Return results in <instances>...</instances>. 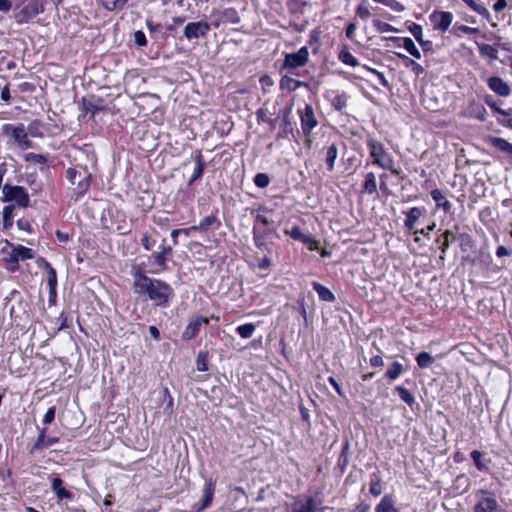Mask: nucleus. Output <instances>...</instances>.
<instances>
[{
    "instance_id": "f257e3e1",
    "label": "nucleus",
    "mask_w": 512,
    "mask_h": 512,
    "mask_svg": "<svg viewBox=\"0 0 512 512\" xmlns=\"http://www.w3.org/2000/svg\"><path fill=\"white\" fill-rule=\"evenodd\" d=\"M135 291L140 294H147L157 305H166L173 295V289L167 283L151 279L140 270L133 272Z\"/></svg>"
},
{
    "instance_id": "f03ea898",
    "label": "nucleus",
    "mask_w": 512,
    "mask_h": 512,
    "mask_svg": "<svg viewBox=\"0 0 512 512\" xmlns=\"http://www.w3.org/2000/svg\"><path fill=\"white\" fill-rule=\"evenodd\" d=\"M367 146L373 163L379 167L389 170L393 175H399L400 170L395 167V162L391 154L385 149L384 145L377 140L370 138L367 140Z\"/></svg>"
},
{
    "instance_id": "7ed1b4c3",
    "label": "nucleus",
    "mask_w": 512,
    "mask_h": 512,
    "mask_svg": "<svg viewBox=\"0 0 512 512\" xmlns=\"http://www.w3.org/2000/svg\"><path fill=\"white\" fill-rule=\"evenodd\" d=\"M257 219L264 228L254 226L253 239L255 246L258 250L270 255L273 252L274 242L272 240V230L268 228L269 220L263 216H258Z\"/></svg>"
},
{
    "instance_id": "20e7f679",
    "label": "nucleus",
    "mask_w": 512,
    "mask_h": 512,
    "mask_svg": "<svg viewBox=\"0 0 512 512\" xmlns=\"http://www.w3.org/2000/svg\"><path fill=\"white\" fill-rule=\"evenodd\" d=\"M2 194L3 202H15L18 206L24 208L29 206V195L21 186L5 184L2 188Z\"/></svg>"
},
{
    "instance_id": "39448f33",
    "label": "nucleus",
    "mask_w": 512,
    "mask_h": 512,
    "mask_svg": "<svg viewBox=\"0 0 512 512\" xmlns=\"http://www.w3.org/2000/svg\"><path fill=\"white\" fill-rule=\"evenodd\" d=\"M3 132H11L14 141L22 150H26L32 146V142L29 140L28 134L23 125L13 126L11 124H6L3 126Z\"/></svg>"
},
{
    "instance_id": "423d86ee",
    "label": "nucleus",
    "mask_w": 512,
    "mask_h": 512,
    "mask_svg": "<svg viewBox=\"0 0 512 512\" xmlns=\"http://www.w3.org/2000/svg\"><path fill=\"white\" fill-rule=\"evenodd\" d=\"M44 5L42 0H24L23 7L18 14L19 21H28L36 15L42 13Z\"/></svg>"
},
{
    "instance_id": "0eeeda50",
    "label": "nucleus",
    "mask_w": 512,
    "mask_h": 512,
    "mask_svg": "<svg viewBox=\"0 0 512 512\" xmlns=\"http://www.w3.org/2000/svg\"><path fill=\"white\" fill-rule=\"evenodd\" d=\"M478 502L475 505V512H493L496 510L498 503L495 496L487 491L478 493Z\"/></svg>"
},
{
    "instance_id": "6e6552de",
    "label": "nucleus",
    "mask_w": 512,
    "mask_h": 512,
    "mask_svg": "<svg viewBox=\"0 0 512 512\" xmlns=\"http://www.w3.org/2000/svg\"><path fill=\"white\" fill-rule=\"evenodd\" d=\"M309 52L306 47L300 48L295 53H290L285 56L284 67L295 69L304 66L308 61Z\"/></svg>"
},
{
    "instance_id": "1a4fd4ad",
    "label": "nucleus",
    "mask_w": 512,
    "mask_h": 512,
    "mask_svg": "<svg viewBox=\"0 0 512 512\" xmlns=\"http://www.w3.org/2000/svg\"><path fill=\"white\" fill-rule=\"evenodd\" d=\"M210 30V25L206 21L190 22L184 28V36L188 40L204 37Z\"/></svg>"
},
{
    "instance_id": "9d476101",
    "label": "nucleus",
    "mask_w": 512,
    "mask_h": 512,
    "mask_svg": "<svg viewBox=\"0 0 512 512\" xmlns=\"http://www.w3.org/2000/svg\"><path fill=\"white\" fill-rule=\"evenodd\" d=\"M208 323L209 320L206 317L197 316L192 318L183 331L182 338L184 340H191L195 338L199 334L201 327L208 325Z\"/></svg>"
},
{
    "instance_id": "9b49d317",
    "label": "nucleus",
    "mask_w": 512,
    "mask_h": 512,
    "mask_svg": "<svg viewBox=\"0 0 512 512\" xmlns=\"http://www.w3.org/2000/svg\"><path fill=\"white\" fill-rule=\"evenodd\" d=\"M431 21L434 24V28L440 31H446L453 21V14L448 11H441L433 13L430 16Z\"/></svg>"
},
{
    "instance_id": "f8f14e48",
    "label": "nucleus",
    "mask_w": 512,
    "mask_h": 512,
    "mask_svg": "<svg viewBox=\"0 0 512 512\" xmlns=\"http://www.w3.org/2000/svg\"><path fill=\"white\" fill-rule=\"evenodd\" d=\"M487 85L495 94L508 97L511 94L509 85L500 77L492 76L487 80Z\"/></svg>"
},
{
    "instance_id": "ddd939ff",
    "label": "nucleus",
    "mask_w": 512,
    "mask_h": 512,
    "mask_svg": "<svg viewBox=\"0 0 512 512\" xmlns=\"http://www.w3.org/2000/svg\"><path fill=\"white\" fill-rule=\"evenodd\" d=\"M215 492V482L211 479L206 481L202 490V499L201 504L196 508V512H201L204 509L208 508L213 500Z\"/></svg>"
},
{
    "instance_id": "4468645a",
    "label": "nucleus",
    "mask_w": 512,
    "mask_h": 512,
    "mask_svg": "<svg viewBox=\"0 0 512 512\" xmlns=\"http://www.w3.org/2000/svg\"><path fill=\"white\" fill-rule=\"evenodd\" d=\"M317 125L314 116V111L311 106L307 105L301 113V127L305 135L309 134L312 129Z\"/></svg>"
},
{
    "instance_id": "2eb2a0df",
    "label": "nucleus",
    "mask_w": 512,
    "mask_h": 512,
    "mask_svg": "<svg viewBox=\"0 0 512 512\" xmlns=\"http://www.w3.org/2000/svg\"><path fill=\"white\" fill-rule=\"evenodd\" d=\"M57 442H58V438L57 437H47L46 429L43 428L40 430L39 436H38L36 442L30 448V452L34 453L36 451L46 449V448L54 445Z\"/></svg>"
},
{
    "instance_id": "dca6fc26",
    "label": "nucleus",
    "mask_w": 512,
    "mask_h": 512,
    "mask_svg": "<svg viewBox=\"0 0 512 512\" xmlns=\"http://www.w3.org/2000/svg\"><path fill=\"white\" fill-rule=\"evenodd\" d=\"M220 226V222L216 215L211 214L206 216L201 220V222L198 225L191 226V229H194L195 231L200 232H206L210 228H218Z\"/></svg>"
},
{
    "instance_id": "f3484780",
    "label": "nucleus",
    "mask_w": 512,
    "mask_h": 512,
    "mask_svg": "<svg viewBox=\"0 0 512 512\" xmlns=\"http://www.w3.org/2000/svg\"><path fill=\"white\" fill-rule=\"evenodd\" d=\"M431 197L435 201L437 208L443 209L444 212H450L452 208V204L449 200H447L446 196L439 189H434L431 191Z\"/></svg>"
},
{
    "instance_id": "a211bd4d",
    "label": "nucleus",
    "mask_w": 512,
    "mask_h": 512,
    "mask_svg": "<svg viewBox=\"0 0 512 512\" xmlns=\"http://www.w3.org/2000/svg\"><path fill=\"white\" fill-rule=\"evenodd\" d=\"M160 249H161L160 252L153 254V258L155 260V263L158 266H160L161 269L163 270L166 268V261H167L168 256L172 252V248L170 246L166 245L165 240H163L160 245Z\"/></svg>"
},
{
    "instance_id": "6ab92c4d",
    "label": "nucleus",
    "mask_w": 512,
    "mask_h": 512,
    "mask_svg": "<svg viewBox=\"0 0 512 512\" xmlns=\"http://www.w3.org/2000/svg\"><path fill=\"white\" fill-rule=\"evenodd\" d=\"M52 490L59 501L72 498V493L63 487V481L59 477L52 479Z\"/></svg>"
},
{
    "instance_id": "aec40b11",
    "label": "nucleus",
    "mask_w": 512,
    "mask_h": 512,
    "mask_svg": "<svg viewBox=\"0 0 512 512\" xmlns=\"http://www.w3.org/2000/svg\"><path fill=\"white\" fill-rule=\"evenodd\" d=\"M43 262L44 268L47 270V283L49 286L50 295L56 293L57 286V274L55 269L44 259H40Z\"/></svg>"
},
{
    "instance_id": "412c9836",
    "label": "nucleus",
    "mask_w": 512,
    "mask_h": 512,
    "mask_svg": "<svg viewBox=\"0 0 512 512\" xmlns=\"http://www.w3.org/2000/svg\"><path fill=\"white\" fill-rule=\"evenodd\" d=\"M476 45L478 47L479 54L483 58H487L490 61L496 60L498 58V50L494 46L478 42H476Z\"/></svg>"
},
{
    "instance_id": "4be33fe9",
    "label": "nucleus",
    "mask_w": 512,
    "mask_h": 512,
    "mask_svg": "<svg viewBox=\"0 0 512 512\" xmlns=\"http://www.w3.org/2000/svg\"><path fill=\"white\" fill-rule=\"evenodd\" d=\"M423 209L419 207H413L406 212L405 226L412 230L415 226L416 221L422 216Z\"/></svg>"
},
{
    "instance_id": "5701e85b",
    "label": "nucleus",
    "mask_w": 512,
    "mask_h": 512,
    "mask_svg": "<svg viewBox=\"0 0 512 512\" xmlns=\"http://www.w3.org/2000/svg\"><path fill=\"white\" fill-rule=\"evenodd\" d=\"M313 289L317 292L319 298L326 302H334L335 296L334 294L325 286L318 282L312 283Z\"/></svg>"
},
{
    "instance_id": "b1692460",
    "label": "nucleus",
    "mask_w": 512,
    "mask_h": 512,
    "mask_svg": "<svg viewBox=\"0 0 512 512\" xmlns=\"http://www.w3.org/2000/svg\"><path fill=\"white\" fill-rule=\"evenodd\" d=\"M315 502L313 498H308L306 502L297 501L293 504L291 512H314Z\"/></svg>"
},
{
    "instance_id": "393cba45",
    "label": "nucleus",
    "mask_w": 512,
    "mask_h": 512,
    "mask_svg": "<svg viewBox=\"0 0 512 512\" xmlns=\"http://www.w3.org/2000/svg\"><path fill=\"white\" fill-rule=\"evenodd\" d=\"M376 512H399L398 509L394 507L393 499L391 496H384L380 503L376 507Z\"/></svg>"
},
{
    "instance_id": "a878e982",
    "label": "nucleus",
    "mask_w": 512,
    "mask_h": 512,
    "mask_svg": "<svg viewBox=\"0 0 512 512\" xmlns=\"http://www.w3.org/2000/svg\"><path fill=\"white\" fill-rule=\"evenodd\" d=\"M338 156V149L335 144L330 145L326 152V164L329 171H332L335 166V161Z\"/></svg>"
},
{
    "instance_id": "bb28decb",
    "label": "nucleus",
    "mask_w": 512,
    "mask_h": 512,
    "mask_svg": "<svg viewBox=\"0 0 512 512\" xmlns=\"http://www.w3.org/2000/svg\"><path fill=\"white\" fill-rule=\"evenodd\" d=\"M455 240L456 236L450 230L445 231V233L440 238L437 239V242H441L440 249L443 254H445L446 251L448 250L450 243L454 242Z\"/></svg>"
},
{
    "instance_id": "cd10ccee",
    "label": "nucleus",
    "mask_w": 512,
    "mask_h": 512,
    "mask_svg": "<svg viewBox=\"0 0 512 512\" xmlns=\"http://www.w3.org/2000/svg\"><path fill=\"white\" fill-rule=\"evenodd\" d=\"M90 174L87 173V171H84L83 175L79 180L75 183L77 184L76 188V194L78 196H82L89 188L90 185Z\"/></svg>"
},
{
    "instance_id": "c85d7f7f",
    "label": "nucleus",
    "mask_w": 512,
    "mask_h": 512,
    "mask_svg": "<svg viewBox=\"0 0 512 512\" xmlns=\"http://www.w3.org/2000/svg\"><path fill=\"white\" fill-rule=\"evenodd\" d=\"M363 189L369 194H373L377 191L376 177L374 173L369 172L365 175Z\"/></svg>"
},
{
    "instance_id": "c756f323",
    "label": "nucleus",
    "mask_w": 512,
    "mask_h": 512,
    "mask_svg": "<svg viewBox=\"0 0 512 512\" xmlns=\"http://www.w3.org/2000/svg\"><path fill=\"white\" fill-rule=\"evenodd\" d=\"M195 160H196V166L194 168L192 177L190 179V183L199 179L202 176L203 171H204L205 163L203 161V158H202V155L200 152L196 155Z\"/></svg>"
},
{
    "instance_id": "7c9ffc66",
    "label": "nucleus",
    "mask_w": 512,
    "mask_h": 512,
    "mask_svg": "<svg viewBox=\"0 0 512 512\" xmlns=\"http://www.w3.org/2000/svg\"><path fill=\"white\" fill-rule=\"evenodd\" d=\"M300 85V81L288 76H283L282 79L280 80V87L282 89H287L289 91H295L297 88L300 87Z\"/></svg>"
},
{
    "instance_id": "2f4dec72",
    "label": "nucleus",
    "mask_w": 512,
    "mask_h": 512,
    "mask_svg": "<svg viewBox=\"0 0 512 512\" xmlns=\"http://www.w3.org/2000/svg\"><path fill=\"white\" fill-rule=\"evenodd\" d=\"M490 142L495 148H497L500 151L505 152L507 154L509 153V150L512 146V143H509L507 140H505L504 138H500V137H492L490 139Z\"/></svg>"
},
{
    "instance_id": "473e14b6",
    "label": "nucleus",
    "mask_w": 512,
    "mask_h": 512,
    "mask_svg": "<svg viewBox=\"0 0 512 512\" xmlns=\"http://www.w3.org/2000/svg\"><path fill=\"white\" fill-rule=\"evenodd\" d=\"M373 26L379 33L399 32V30L394 26L390 25L389 23L383 22L379 19L373 20Z\"/></svg>"
},
{
    "instance_id": "72a5a7b5",
    "label": "nucleus",
    "mask_w": 512,
    "mask_h": 512,
    "mask_svg": "<svg viewBox=\"0 0 512 512\" xmlns=\"http://www.w3.org/2000/svg\"><path fill=\"white\" fill-rule=\"evenodd\" d=\"M417 364L420 368H428L430 367L433 362L434 358L427 352H421L416 357Z\"/></svg>"
},
{
    "instance_id": "f704fd0d",
    "label": "nucleus",
    "mask_w": 512,
    "mask_h": 512,
    "mask_svg": "<svg viewBox=\"0 0 512 512\" xmlns=\"http://www.w3.org/2000/svg\"><path fill=\"white\" fill-rule=\"evenodd\" d=\"M255 325L252 323H246L237 327V333L244 339L252 337L255 332Z\"/></svg>"
},
{
    "instance_id": "c9c22d12",
    "label": "nucleus",
    "mask_w": 512,
    "mask_h": 512,
    "mask_svg": "<svg viewBox=\"0 0 512 512\" xmlns=\"http://www.w3.org/2000/svg\"><path fill=\"white\" fill-rule=\"evenodd\" d=\"M403 372V366L399 362H393L388 370L386 371V376L391 380L397 379Z\"/></svg>"
},
{
    "instance_id": "e433bc0d",
    "label": "nucleus",
    "mask_w": 512,
    "mask_h": 512,
    "mask_svg": "<svg viewBox=\"0 0 512 512\" xmlns=\"http://www.w3.org/2000/svg\"><path fill=\"white\" fill-rule=\"evenodd\" d=\"M339 60L349 66H357L358 60L348 50L344 49L339 53Z\"/></svg>"
},
{
    "instance_id": "4c0bfd02",
    "label": "nucleus",
    "mask_w": 512,
    "mask_h": 512,
    "mask_svg": "<svg viewBox=\"0 0 512 512\" xmlns=\"http://www.w3.org/2000/svg\"><path fill=\"white\" fill-rule=\"evenodd\" d=\"M14 249L19 260H27L34 258V252L30 248L24 247L22 245H17L14 246Z\"/></svg>"
},
{
    "instance_id": "58836bf2",
    "label": "nucleus",
    "mask_w": 512,
    "mask_h": 512,
    "mask_svg": "<svg viewBox=\"0 0 512 512\" xmlns=\"http://www.w3.org/2000/svg\"><path fill=\"white\" fill-rule=\"evenodd\" d=\"M452 32L455 36L457 37H461V34L464 33V34H475V33H478L479 32V29L478 28H474V27H469V26H466V25H458V24H455L452 28Z\"/></svg>"
},
{
    "instance_id": "ea45409f",
    "label": "nucleus",
    "mask_w": 512,
    "mask_h": 512,
    "mask_svg": "<svg viewBox=\"0 0 512 512\" xmlns=\"http://www.w3.org/2000/svg\"><path fill=\"white\" fill-rule=\"evenodd\" d=\"M6 246H10L12 248L11 252L8 254V257L6 258L7 263L11 264V270L15 271L18 268V256L16 255V251L14 249V245L9 243L7 240L4 241Z\"/></svg>"
},
{
    "instance_id": "a19ab883",
    "label": "nucleus",
    "mask_w": 512,
    "mask_h": 512,
    "mask_svg": "<svg viewBox=\"0 0 512 512\" xmlns=\"http://www.w3.org/2000/svg\"><path fill=\"white\" fill-rule=\"evenodd\" d=\"M403 40V46L404 48L415 58L419 59L421 58V53L418 50V48L415 46L414 42L411 38L405 37Z\"/></svg>"
},
{
    "instance_id": "79ce46f5",
    "label": "nucleus",
    "mask_w": 512,
    "mask_h": 512,
    "mask_svg": "<svg viewBox=\"0 0 512 512\" xmlns=\"http://www.w3.org/2000/svg\"><path fill=\"white\" fill-rule=\"evenodd\" d=\"M395 390L398 392L401 400L406 404L411 406L415 402L414 396L409 392L408 389L402 386H397Z\"/></svg>"
},
{
    "instance_id": "37998d69",
    "label": "nucleus",
    "mask_w": 512,
    "mask_h": 512,
    "mask_svg": "<svg viewBox=\"0 0 512 512\" xmlns=\"http://www.w3.org/2000/svg\"><path fill=\"white\" fill-rule=\"evenodd\" d=\"M109 11L121 9L128 0H99Z\"/></svg>"
},
{
    "instance_id": "c03bdc74",
    "label": "nucleus",
    "mask_w": 512,
    "mask_h": 512,
    "mask_svg": "<svg viewBox=\"0 0 512 512\" xmlns=\"http://www.w3.org/2000/svg\"><path fill=\"white\" fill-rule=\"evenodd\" d=\"M333 107L340 111L347 106V96L345 93L336 95L332 100Z\"/></svg>"
},
{
    "instance_id": "a18cd8bd",
    "label": "nucleus",
    "mask_w": 512,
    "mask_h": 512,
    "mask_svg": "<svg viewBox=\"0 0 512 512\" xmlns=\"http://www.w3.org/2000/svg\"><path fill=\"white\" fill-rule=\"evenodd\" d=\"M409 31L412 33V35L415 37L417 42L423 46L424 40L422 38V27L419 24L412 23V25L409 26Z\"/></svg>"
},
{
    "instance_id": "49530a36",
    "label": "nucleus",
    "mask_w": 512,
    "mask_h": 512,
    "mask_svg": "<svg viewBox=\"0 0 512 512\" xmlns=\"http://www.w3.org/2000/svg\"><path fill=\"white\" fill-rule=\"evenodd\" d=\"M285 233L287 235H290L294 240H298V241H301L303 243V241H305L306 239V234H304L301 229L297 226H294L291 230H285Z\"/></svg>"
},
{
    "instance_id": "de8ad7c7",
    "label": "nucleus",
    "mask_w": 512,
    "mask_h": 512,
    "mask_svg": "<svg viewBox=\"0 0 512 512\" xmlns=\"http://www.w3.org/2000/svg\"><path fill=\"white\" fill-rule=\"evenodd\" d=\"M363 69H365L366 71L370 72V73H373L374 75H376V77L378 78L379 82L381 83L382 86L384 87H389V82L388 80L386 79L385 75L374 69V68H371V67H368V66H363Z\"/></svg>"
},
{
    "instance_id": "09e8293b",
    "label": "nucleus",
    "mask_w": 512,
    "mask_h": 512,
    "mask_svg": "<svg viewBox=\"0 0 512 512\" xmlns=\"http://www.w3.org/2000/svg\"><path fill=\"white\" fill-rule=\"evenodd\" d=\"M269 177L264 173H258L254 177V183L259 188H265L269 185Z\"/></svg>"
},
{
    "instance_id": "8fccbe9b",
    "label": "nucleus",
    "mask_w": 512,
    "mask_h": 512,
    "mask_svg": "<svg viewBox=\"0 0 512 512\" xmlns=\"http://www.w3.org/2000/svg\"><path fill=\"white\" fill-rule=\"evenodd\" d=\"M356 15L363 20H366L370 17L371 13L368 6L365 3H360L356 8Z\"/></svg>"
},
{
    "instance_id": "3c124183",
    "label": "nucleus",
    "mask_w": 512,
    "mask_h": 512,
    "mask_svg": "<svg viewBox=\"0 0 512 512\" xmlns=\"http://www.w3.org/2000/svg\"><path fill=\"white\" fill-rule=\"evenodd\" d=\"M471 458L473 459L476 467L479 470H484L486 468V465L482 461V453L478 450H474L471 452Z\"/></svg>"
},
{
    "instance_id": "603ef678",
    "label": "nucleus",
    "mask_w": 512,
    "mask_h": 512,
    "mask_svg": "<svg viewBox=\"0 0 512 512\" xmlns=\"http://www.w3.org/2000/svg\"><path fill=\"white\" fill-rule=\"evenodd\" d=\"M66 176L72 184H75L79 178H81L82 173L76 168H69L66 172Z\"/></svg>"
},
{
    "instance_id": "864d4df0",
    "label": "nucleus",
    "mask_w": 512,
    "mask_h": 512,
    "mask_svg": "<svg viewBox=\"0 0 512 512\" xmlns=\"http://www.w3.org/2000/svg\"><path fill=\"white\" fill-rule=\"evenodd\" d=\"M473 11L485 17L487 20H490L491 18L490 12L483 4L478 3L475 7H473Z\"/></svg>"
},
{
    "instance_id": "5fc2aeb1",
    "label": "nucleus",
    "mask_w": 512,
    "mask_h": 512,
    "mask_svg": "<svg viewBox=\"0 0 512 512\" xmlns=\"http://www.w3.org/2000/svg\"><path fill=\"white\" fill-rule=\"evenodd\" d=\"M134 41L140 47L146 46L147 44L146 36L140 30L134 33Z\"/></svg>"
},
{
    "instance_id": "6e6d98bb",
    "label": "nucleus",
    "mask_w": 512,
    "mask_h": 512,
    "mask_svg": "<svg viewBox=\"0 0 512 512\" xmlns=\"http://www.w3.org/2000/svg\"><path fill=\"white\" fill-rule=\"evenodd\" d=\"M382 492L380 480H372L370 484V493L374 496H379Z\"/></svg>"
},
{
    "instance_id": "4d7b16f0",
    "label": "nucleus",
    "mask_w": 512,
    "mask_h": 512,
    "mask_svg": "<svg viewBox=\"0 0 512 512\" xmlns=\"http://www.w3.org/2000/svg\"><path fill=\"white\" fill-rule=\"evenodd\" d=\"M141 244L145 250L149 251L154 247L155 240H153L152 238L145 234L141 239Z\"/></svg>"
},
{
    "instance_id": "13d9d810",
    "label": "nucleus",
    "mask_w": 512,
    "mask_h": 512,
    "mask_svg": "<svg viewBox=\"0 0 512 512\" xmlns=\"http://www.w3.org/2000/svg\"><path fill=\"white\" fill-rule=\"evenodd\" d=\"M305 239L307 240L303 241V243L308 246L309 250L313 251L319 248V242L315 240L312 236L307 235Z\"/></svg>"
},
{
    "instance_id": "bf43d9fd",
    "label": "nucleus",
    "mask_w": 512,
    "mask_h": 512,
    "mask_svg": "<svg viewBox=\"0 0 512 512\" xmlns=\"http://www.w3.org/2000/svg\"><path fill=\"white\" fill-rule=\"evenodd\" d=\"M55 413H56L55 407L54 406L50 407L47 410L46 414L44 415L43 423L44 424H50L54 420V418H55Z\"/></svg>"
},
{
    "instance_id": "052dcab7",
    "label": "nucleus",
    "mask_w": 512,
    "mask_h": 512,
    "mask_svg": "<svg viewBox=\"0 0 512 512\" xmlns=\"http://www.w3.org/2000/svg\"><path fill=\"white\" fill-rule=\"evenodd\" d=\"M185 21L184 17H175L172 19V23L167 26L170 31L175 30L178 26L182 25Z\"/></svg>"
},
{
    "instance_id": "680f3d73",
    "label": "nucleus",
    "mask_w": 512,
    "mask_h": 512,
    "mask_svg": "<svg viewBox=\"0 0 512 512\" xmlns=\"http://www.w3.org/2000/svg\"><path fill=\"white\" fill-rule=\"evenodd\" d=\"M329 383L334 387V389L336 390V392L338 393L339 396L341 397H344V392L340 386V384L335 380L334 377H329Z\"/></svg>"
},
{
    "instance_id": "e2e57ef3",
    "label": "nucleus",
    "mask_w": 512,
    "mask_h": 512,
    "mask_svg": "<svg viewBox=\"0 0 512 512\" xmlns=\"http://www.w3.org/2000/svg\"><path fill=\"white\" fill-rule=\"evenodd\" d=\"M355 31H356V24L355 23L348 24V26L346 27V37L350 40H353Z\"/></svg>"
},
{
    "instance_id": "0e129e2a",
    "label": "nucleus",
    "mask_w": 512,
    "mask_h": 512,
    "mask_svg": "<svg viewBox=\"0 0 512 512\" xmlns=\"http://www.w3.org/2000/svg\"><path fill=\"white\" fill-rule=\"evenodd\" d=\"M496 255L497 257L501 258V257H505V256H510L511 255V250L507 249L506 247L504 246H499L496 250Z\"/></svg>"
},
{
    "instance_id": "69168bd1",
    "label": "nucleus",
    "mask_w": 512,
    "mask_h": 512,
    "mask_svg": "<svg viewBox=\"0 0 512 512\" xmlns=\"http://www.w3.org/2000/svg\"><path fill=\"white\" fill-rule=\"evenodd\" d=\"M271 266V260L268 255H265L262 260L259 262L258 267L260 269H267Z\"/></svg>"
},
{
    "instance_id": "338daca9",
    "label": "nucleus",
    "mask_w": 512,
    "mask_h": 512,
    "mask_svg": "<svg viewBox=\"0 0 512 512\" xmlns=\"http://www.w3.org/2000/svg\"><path fill=\"white\" fill-rule=\"evenodd\" d=\"M507 6V2L506 0H497L493 6V9L496 11V12H500L502 11L503 9H505V7Z\"/></svg>"
},
{
    "instance_id": "774afa93",
    "label": "nucleus",
    "mask_w": 512,
    "mask_h": 512,
    "mask_svg": "<svg viewBox=\"0 0 512 512\" xmlns=\"http://www.w3.org/2000/svg\"><path fill=\"white\" fill-rule=\"evenodd\" d=\"M370 364L374 367L383 366L384 362L381 356L377 355L370 359Z\"/></svg>"
}]
</instances>
